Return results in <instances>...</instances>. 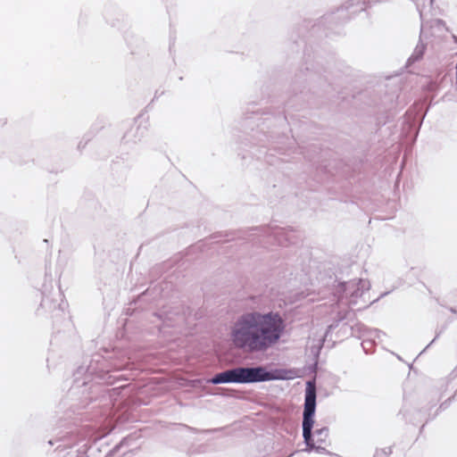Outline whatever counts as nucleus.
<instances>
[{
  "mask_svg": "<svg viewBox=\"0 0 457 457\" xmlns=\"http://www.w3.org/2000/svg\"><path fill=\"white\" fill-rule=\"evenodd\" d=\"M81 145H82V142H79V144L78 145V147L80 148Z\"/></svg>",
  "mask_w": 457,
  "mask_h": 457,
  "instance_id": "nucleus-22",
  "label": "nucleus"
},
{
  "mask_svg": "<svg viewBox=\"0 0 457 457\" xmlns=\"http://www.w3.org/2000/svg\"><path fill=\"white\" fill-rule=\"evenodd\" d=\"M370 288V283L367 279H353L347 282L339 283L334 289V296L337 298V317L333 323L328 327L327 333L336 328L339 322L347 319L351 312L347 309L361 303V308L368 306V301L363 300L366 292Z\"/></svg>",
  "mask_w": 457,
  "mask_h": 457,
  "instance_id": "nucleus-2",
  "label": "nucleus"
},
{
  "mask_svg": "<svg viewBox=\"0 0 457 457\" xmlns=\"http://www.w3.org/2000/svg\"><path fill=\"white\" fill-rule=\"evenodd\" d=\"M89 446L87 443H85L79 450L77 457H87V452L88 450Z\"/></svg>",
  "mask_w": 457,
  "mask_h": 457,
  "instance_id": "nucleus-14",
  "label": "nucleus"
},
{
  "mask_svg": "<svg viewBox=\"0 0 457 457\" xmlns=\"http://www.w3.org/2000/svg\"><path fill=\"white\" fill-rule=\"evenodd\" d=\"M450 401H451L450 398L448 400L445 401L443 403H441L439 409L445 410L449 406Z\"/></svg>",
  "mask_w": 457,
  "mask_h": 457,
  "instance_id": "nucleus-16",
  "label": "nucleus"
},
{
  "mask_svg": "<svg viewBox=\"0 0 457 457\" xmlns=\"http://www.w3.org/2000/svg\"><path fill=\"white\" fill-rule=\"evenodd\" d=\"M428 4H429V5H432V4H433V0H428Z\"/></svg>",
  "mask_w": 457,
  "mask_h": 457,
  "instance_id": "nucleus-21",
  "label": "nucleus"
},
{
  "mask_svg": "<svg viewBox=\"0 0 457 457\" xmlns=\"http://www.w3.org/2000/svg\"><path fill=\"white\" fill-rule=\"evenodd\" d=\"M156 315L158 316V318L163 319V313L162 312H158Z\"/></svg>",
  "mask_w": 457,
  "mask_h": 457,
  "instance_id": "nucleus-20",
  "label": "nucleus"
},
{
  "mask_svg": "<svg viewBox=\"0 0 457 457\" xmlns=\"http://www.w3.org/2000/svg\"><path fill=\"white\" fill-rule=\"evenodd\" d=\"M328 428L327 427H323L321 428H317L314 432H312L313 437H316L314 440L317 444H325L328 437Z\"/></svg>",
  "mask_w": 457,
  "mask_h": 457,
  "instance_id": "nucleus-13",
  "label": "nucleus"
},
{
  "mask_svg": "<svg viewBox=\"0 0 457 457\" xmlns=\"http://www.w3.org/2000/svg\"><path fill=\"white\" fill-rule=\"evenodd\" d=\"M146 127L141 128L139 125L131 127L122 137L124 144L137 143L144 137Z\"/></svg>",
  "mask_w": 457,
  "mask_h": 457,
  "instance_id": "nucleus-12",
  "label": "nucleus"
},
{
  "mask_svg": "<svg viewBox=\"0 0 457 457\" xmlns=\"http://www.w3.org/2000/svg\"><path fill=\"white\" fill-rule=\"evenodd\" d=\"M438 336H439V334H437V335L436 336V337H435L433 340H431V342L427 345V347H426V348H428V347H429V346H430V345L435 342V340L438 337Z\"/></svg>",
  "mask_w": 457,
  "mask_h": 457,
  "instance_id": "nucleus-19",
  "label": "nucleus"
},
{
  "mask_svg": "<svg viewBox=\"0 0 457 457\" xmlns=\"http://www.w3.org/2000/svg\"><path fill=\"white\" fill-rule=\"evenodd\" d=\"M305 385L302 423L303 437L306 445L305 451L312 452L314 450L317 453H323L327 452L326 448L321 446V444H318V445H316L312 435L317 399L316 381L315 379L308 380Z\"/></svg>",
  "mask_w": 457,
  "mask_h": 457,
  "instance_id": "nucleus-3",
  "label": "nucleus"
},
{
  "mask_svg": "<svg viewBox=\"0 0 457 457\" xmlns=\"http://www.w3.org/2000/svg\"><path fill=\"white\" fill-rule=\"evenodd\" d=\"M48 444L53 445V442L51 440L48 442Z\"/></svg>",
  "mask_w": 457,
  "mask_h": 457,
  "instance_id": "nucleus-24",
  "label": "nucleus"
},
{
  "mask_svg": "<svg viewBox=\"0 0 457 457\" xmlns=\"http://www.w3.org/2000/svg\"><path fill=\"white\" fill-rule=\"evenodd\" d=\"M351 330L353 336L365 337L361 343L365 353H369L377 339L381 341V337L385 336L381 330L368 328L361 323H356L351 326Z\"/></svg>",
  "mask_w": 457,
  "mask_h": 457,
  "instance_id": "nucleus-8",
  "label": "nucleus"
},
{
  "mask_svg": "<svg viewBox=\"0 0 457 457\" xmlns=\"http://www.w3.org/2000/svg\"><path fill=\"white\" fill-rule=\"evenodd\" d=\"M208 382L212 385L238 384L237 368H231L217 373Z\"/></svg>",
  "mask_w": 457,
  "mask_h": 457,
  "instance_id": "nucleus-10",
  "label": "nucleus"
},
{
  "mask_svg": "<svg viewBox=\"0 0 457 457\" xmlns=\"http://www.w3.org/2000/svg\"><path fill=\"white\" fill-rule=\"evenodd\" d=\"M125 442H126V439H124L123 441H121L120 445L125 444Z\"/></svg>",
  "mask_w": 457,
  "mask_h": 457,
  "instance_id": "nucleus-23",
  "label": "nucleus"
},
{
  "mask_svg": "<svg viewBox=\"0 0 457 457\" xmlns=\"http://www.w3.org/2000/svg\"><path fill=\"white\" fill-rule=\"evenodd\" d=\"M72 390L91 384L89 389L97 387L100 384L112 385L115 377L110 374L109 370H104V366L99 367L98 360H91L88 364H82L78 367L73 374Z\"/></svg>",
  "mask_w": 457,
  "mask_h": 457,
  "instance_id": "nucleus-4",
  "label": "nucleus"
},
{
  "mask_svg": "<svg viewBox=\"0 0 457 457\" xmlns=\"http://www.w3.org/2000/svg\"><path fill=\"white\" fill-rule=\"evenodd\" d=\"M66 303L63 301V295L61 288H54L53 286L45 284L42 290V300L40 307L49 312H62Z\"/></svg>",
  "mask_w": 457,
  "mask_h": 457,
  "instance_id": "nucleus-6",
  "label": "nucleus"
},
{
  "mask_svg": "<svg viewBox=\"0 0 457 457\" xmlns=\"http://www.w3.org/2000/svg\"><path fill=\"white\" fill-rule=\"evenodd\" d=\"M88 436V441H96L97 439L101 438L102 436H96V437H93V433H91L90 435L87 436Z\"/></svg>",
  "mask_w": 457,
  "mask_h": 457,
  "instance_id": "nucleus-18",
  "label": "nucleus"
},
{
  "mask_svg": "<svg viewBox=\"0 0 457 457\" xmlns=\"http://www.w3.org/2000/svg\"><path fill=\"white\" fill-rule=\"evenodd\" d=\"M416 6L420 12V20H421L420 43L416 46V47L413 51V54L409 57L408 63H412V62H415L419 61L420 59H421L425 53V49H426L425 45L421 42V38L426 36L427 23H425L423 21L422 9L420 8V0H417Z\"/></svg>",
  "mask_w": 457,
  "mask_h": 457,
  "instance_id": "nucleus-9",
  "label": "nucleus"
},
{
  "mask_svg": "<svg viewBox=\"0 0 457 457\" xmlns=\"http://www.w3.org/2000/svg\"><path fill=\"white\" fill-rule=\"evenodd\" d=\"M66 303L63 301V295L61 288H54L53 286L45 284L42 290V300L40 307L49 312H62Z\"/></svg>",
  "mask_w": 457,
  "mask_h": 457,
  "instance_id": "nucleus-7",
  "label": "nucleus"
},
{
  "mask_svg": "<svg viewBox=\"0 0 457 457\" xmlns=\"http://www.w3.org/2000/svg\"><path fill=\"white\" fill-rule=\"evenodd\" d=\"M238 384H253L272 380H285L292 377L290 370L285 369H275L268 370L264 366H238Z\"/></svg>",
  "mask_w": 457,
  "mask_h": 457,
  "instance_id": "nucleus-5",
  "label": "nucleus"
},
{
  "mask_svg": "<svg viewBox=\"0 0 457 457\" xmlns=\"http://www.w3.org/2000/svg\"><path fill=\"white\" fill-rule=\"evenodd\" d=\"M392 453L391 448H385L376 452L374 457H387Z\"/></svg>",
  "mask_w": 457,
  "mask_h": 457,
  "instance_id": "nucleus-15",
  "label": "nucleus"
},
{
  "mask_svg": "<svg viewBox=\"0 0 457 457\" xmlns=\"http://www.w3.org/2000/svg\"><path fill=\"white\" fill-rule=\"evenodd\" d=\"M278 312H250L238 316L230 328V340L245 353H263L274 346L285 331Z\"/></svg>",
  "mask_w": 457,
  "mask_h": 457,
  "instance_id": "nucleus-1",
  "label": "nucleus"
},
{
  "mask_svg": "<svg viewBox=\"0 0 457 457\" xmlns=\"http://www.w3.org/2000/svg\"><path fill=\"white\" fill-rule=\"evenodd\" d=\"M431 22H432L431 26H440V25L444 24V21L439 19L433 20Z\"/></svg>",
  "mask_w": 457,
  "mask_h": 457,
  "instance_id": "nucleus-17",
  "label": "nucleus"
},
{
  "mask_svg": "<svg viewBox=\"0 0 457 457\" xmlns=\"http://www.w3.org/2000/svg\"><path fill=\"white\" fill-rule=\"evenodd\" d=\"M272 237L278 245L282 246L296 243L295 232L292 229L277 228L272 232Z\"/></svg>",
  "mask_w": 457,
  "mask_h": 457,
  "instance_id": "nucleus-11",
  "label": "nucleus"
}]
</instances>
